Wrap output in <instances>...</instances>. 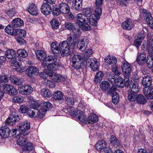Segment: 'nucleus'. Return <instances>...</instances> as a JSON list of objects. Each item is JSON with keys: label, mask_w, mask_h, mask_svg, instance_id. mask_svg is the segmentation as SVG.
I'll list each match as a JSON object with an SVG mask.
<instances>
[{"label": "nucleus", "mask_w": 153, "mask_h": 153, "mask_svg": "<svg viewBox=\"0 0 153 153\" xmlns=\"http://www.w3.org/2000/svg\"><path fill=\"white\" fill-rule=\"evenodd\" d=\"M142 49L144 50H147L148 53L147 57L146 63L148 67L151 68L153 66V50L151 48L150 44H143Z\"/></svg>", "instance_id": "3"}, {"label": "nucleus", "mask_w": 153, "mask_h": 153, "mask_svg": "<svg viewBox=\"0 0 153 153\" xmlns=\"http://www.w3.org/2000/svg\"><path fill=\"white\" fill-rule=\"evenodd\" d=\"M93 52L91 49H88L84 53L83 57L85 59H88L93 54Z\"/></svg>", "instance_id": "58"}, {"label": "nucleus", "mask_w": 153, "mask_h": 153, "mask_svg": "<svg viewBox=\"0 0 153 153\" xmlns=\"http://www.w3.org/2000/svg\"><path fill=\"white\" fill-rule=\"evenodd\" d=\"M10 80L12 83L17 85H20L22 84L24 81L23 79L19 78L16 76L14 75L10 76Z\"/></svg>", "instance_id": "27"}, {"label": "nucleus", "mask_w": 153, "mask_h": 153, "mask_svg": "<svg viewBox=\"0 0 153 153\" xmlns=\"http://www.w3.org/2000/svg\"><path fill=\"white\" fill-rule=\"evenodd\" d=\"M82 3L78 1H73L72 7L76 10L79 11L81 9L82 6Z\"/></svg>", "instance_id": "47"}, {"label": "nucleus", "mask_w": 153, "mask_h": 153, "mask_svg": "<svg viewBox=\"0 0 153 153\" xmlns=\"http://www.w3.org/2000/svg\"><path fill=\"white\" fill-rule=\"evenodd\" d=\"M76 35H70L67 38V41L69 42V45L71 48L73 49L75 48V45L77 42V40L76 36Z\"/></svg>", "instance_id": "17"}, {"label": "nucleus", "mask_w": 153, "mask_h": 153, "mask_svg": "<svg viewBox=\"0 0 153 153\" xmlns=\"http://www.w3.org/2000/svg\"><path fill=\"white\" fill-rule=\"evenodd\" d=\"M17 127L18 129L20 131H25L30 128V123L27 121H23L19 123Z\"/></svg>", "instance_id": "14"}, {"label": "nucleus", "mask_w": 153, "mask_h": 153, "mask_svg": "<svg viewBox=\"0 0 153 153\" xmlns=\"http://www.w3.org/2000/svg\"><path fill=\"white\" fill-rule=\"evenodd\" d=\"M22 148L23 151L27 152L32 150L33 149V147L32 143L27 142L25 145L22 146Z\"/></svg>", "instance_id": "43"}, {"label": "nucleus", "mask_w": 153, "mask_h": 153, "mask_svg": "<svg viewBox=\"0 0 153 153\" xmlns=\"http://www.w3.org/2000/svg\"><path fill=\"white\" fill-rule=\"evenodd\" d=\"M16 29H15L13 26H11L10 25H8L5 27V31L7 34L10 35H16Z\"/></svg>", "instance_id": "37"}, {"label": "nucleus", "mask_w": 153, "mask_h": 153, "mask_svg": "<svg viewBox=\"0 0 153 153\" xmlns=\"http://www.w3.org/2000/svg\"><path fill=\"white\" fill-rule=\"evenodd\" d=\"M125 86L129 87L131 92L137 93L139 90L140 88L137 84L133 82L132 80L128 79H126L125 81L124 82Z\"/></svg>", "instance_id": "6"}, {"label": "nucleus", "mask_w": 153, "mask_h": 153, "mask_svg": "<svg viewBox=\"0 0 153 153\" xmlns=\"http://www.w3.org/2000/svg\"><path fill=\"white\" fill-rule=\"evenodd\" d=\"M88 21L90 23L94 26H96L97 24V21L93 18V15H91L88 19Z\"/></svg>", "instance_id": "61"}, {"label": "nucleus", "mask_w": 153, "mask_h": 153, "mask_svg": "<svg viewBox=\"0 0 153 153\" xmlns=\"http://www.w3.org/2000/svg\"><path fill=\"white\" fill-rule=\"evenodd\" d=\"M88 66L93 71L98 70L99 68V63L95 58H90L88 60Z\"/></svg>", "instance_id": "11"}, {"label": "nucleus", "mask_w": 153, "mask_h": 153, "mask_svg": "<svg viewBox=\"0 0 153 153\" xmlns=\"http://www.w3.org/2000/svg\"><path fill=\"white\" fill-rule=\"evenodd\" d=\"M111 85L109 83L106 81H103L100 83V88L104 92L108 91L110 88Z\"/></svg>", "instance_id": "33"}, {"label": "nucleus", "mask_w": 153, "mask_h": 153, "mask_svg": "<svg viewBox=\"0 0 153 153\" xmlns=\"http://www.w3.org/2000/svg\"><path fill=\"white\" fill-rule=\"evenodd\" d=\"M65 102L68 105H72L74 104V100L73 98L68 97L65 98Z\"/></svg>", "instance_id": "59"}, {"label": "nucleus", "mask_w": 153, "mask_h": 153, "mask_svg": "<svg viewBox=\"0 0 153 153\" xmlns=\"http://www.w3.org/2000/svg\"><path fill=\"white\" fill-rule=\"evenodd\" d=\"M16 52L15 51L12 49H9L6 50L5 52L7 57L9 59H12L16 56Z\"/></svg>", "instance_id": "36"}, {"label": "nucleus", "mask_w": 153, "mask_h": 153, "mask_svg": "<svg viewBox=\"0 0 153 153\" xmlns=\"http://www.w3.org/2000/svg\"><path fill=\"white\" fill-rule=\"evenodd\" d=\"M144 38L143 33L139 34L136 36V39L135 40L133 45L138 49L143 39Z\"/></svg>", "instance_id": "22"}, {"label": "nucleus", "mask_w": 153, "mask_h": 153, "mask_svg": "<svg viewBox=\"0 0 153 153\" xmlns=\"http://www.w3.org/2000/svg\"><path fill=\"white\" fill-rule=\"evenodd\" d=\"M10 130L7 126L1 127L0 129V135L2 137L6 138L10 134Z\"/></svg>", "instance_id": "23"}, {"label": "nucleus", "mask_w": 153, "mask_h": 153, "mask_svg": "<svg viewBox=\"0 0 153 153\" xmlns=\"http://www.w3.org/2000/svg\"><path fill=\"white\" fill-rule=\"evenodd\" d=\"M65 28L70 30H73L75 35H78L80 33V30L78 29H75L74 27V24H72L69 22H65Z\"/></svg>", "instance_id": "20"}, {"label": "nucleus", "mask_w": 153, "mask_h": 153, "mask_svg": "<svg viewBox=\"0 0 153 153\" xmlns=\"http://www.w3.org/2000/svg\"><path fill=\"white\" fill-rule=\"evenodd\" d=\"M51 48L52 51L55 55H56L58 53L60 52V47H59V44L57 42H52L51 44Z\"/></svg>", "instance_id": "30"}, {"label": "nucleus", "mask_w": 153, "mask_h": 153, "mask_svg": "<svg viewBox=\"0 0 153 153\" xmlns=\"http://www.w3.org/2000/svg\"><path fill=\"white\" fill-rule=\"evenodd\" d=\"M143 93L148 99H153V88L151 87H144L143 90Z\"/></svg>", "instance_id": "16"}, {"label": "nucleus", "mask_w": 153, "mask_h": 153, "mask_svg": "<svg viewBox=\"0 0 153 153\" xmlns=\"http://www.w3.org/2000/svg\"><path fill=\"white\" fill-rule=\"evenodd\" d=\"M51 24L53 29H57L59 25V22L55 19H53L51 22Z\"/></svg>", "instance_id": "51"}, {"label": "nucleus", "mask_w": 153, "mask_h": 153, "mask_svg": "<svg viewBox=\"0 0 153 153\" xmlns=\"http://www.w3.org/2000/svg\"><path fill=\"white\" fill-rule=\"evenodd\" d=\"M10 90L8 92V94L10 95H16L17 93L16 90L13 86L10 87Z\"/></svg>", "instance_id": "63"}, {"label": "nucleus", "mask_w": 153, "mask_h": 153, "mask_svg": "<svg viewBox=\"0 0 153 153\" xmlns=\"http://www.w3.org/2000/svg\"><path fill=\"white\" fill-rule=\"evenodd\" d=\"M49 75L50 79L56 82H59L66 80V77L65 76L56 74L54 72H51Z\"/></svg>", "instance_id": "10"}, {"label": "nucleus", "mask_w": 153, "mask_h": 153, "mask_svg": "<svg viewBox=\"0 0 153 153\" xmlns=\"http://www.w3.org/2000/svg\"><path fill=\"white\" fill-rule=\"evenodd\" d=\"M76 18L77 20V23L79 25H81L84 22H88V18L83 14H77L76 16Z\"/></svg>", "instance_id": "24"}, {"label": "nucleus", "mask_w": 153, "mask_h": 153, "mask_svg": "<svg viewBox=\"0 0 153 153\" xmlns=\"http://www.w3.org/2000/svg\"><path fill=\"white\" fill-rule=\"evenodd\" d=\"M142 13L147 23L151 28H153V19L150 13L145 9H143Z\"/></svg>", "instance_id": "9"}, {"label": "nucleus", "mask_w": 153, "mask_h": 153, "mask_svg": "<svg viewBox=\"0 0 153 153\" xmlns=\"http://www.w3.org/2000/svg\"><path fill=\"white\" fill-rule=\"evenodd\" d=\"M137 93H135L131 91H129L128 93V99L131 102H134L137 99Z\"/></svg>", "instance_id": "44"}, {"label": "nucleus", "mask_w": 153, "mask_h": 153, "mask_svg": "<svg viewBox=\"0 0 153 153\" xmlns=\"http://www.w3.org/2000/svg\"><path fill=\"white\" fill-rule=\"evenodd\" d=\"M64 94L61 91L57 90L54 92L53 95V99L59 100H61L63 98Z\"/></svg>", "instance_id": "39"}, {"label": "nucleus", "mask_w": 153, "mask_h": 153, "mask_svg": "<svg viewBox=\"0 0 153 153\" xmlns=\"http://www.w3.org/2000/svg\"><path fill=\"white\" fill-rule=\"evenodd\" d=\"M142 85L144 86H149L152 83V78L149 75L145 76L143 78L142 81Z\"/></svg>", "instance_id": "32"}, {"label": "nucleus", "mask_w": 153, "mask_h": 153, "mask_svg": "<svg viewBox=\"0 0 153 153\" xmlns=\"http://www.w3.org/2000/svg\"><path fill=\"white\" fill-rule=\"evenodd\" d=\"M57 58L55 56L50 55L47 57L44 61L49 63H54L57 61Z\"/></svg>", "instance_id": "45"}, {"label": "nucleus", "mask_w": 153, "mask_h": 153, "mask_svg": "<svg viewBox=\"0 0 153 153\" xmlns=\"http://www.w3.org/2000/svg\"><path fill=\"white\" fill-rule=\"evenodd\" d=\"M146 55L145 52L140 53L137 56L136 59L137 62L140 65H143L146 62Z\"/></svg>", "instance_id": "21"}, {"label": "nucleus", "mask_w": 153, "mask_h": 153, "mask_svg": "<svg viewBox=\"0 0 153 153\" xmlns=\"http://www.w3.org/2000/svg\"><path fill=\"white\" fill-rule=\"evenodd\" d=\"M41 94L45 98L49 97L51 95L49 90L46 89H42L41 91Z\"/></svg>", "instance_id": "48"}, {"label": "nucleus", "mask_w": 153, "mask_h": 153, "mask_svg": "<svg viewBox=\"0 0 153 153\" xmlns=\"http://www.w3.org/2000/svg\"><path fill=\"white\" fill-rule=\"evenodd\" d=\"M12 26L16 27H19L24 25L23 21L21 19L16 18L13 20L11 22Z\"/></svg>", "instance_id": "31"}, {"label": "nucleus", "mask_w": 153, "mask_h": 153, "mask_svg": "<svg viewBox=\"0 0 153 153\" xmlns=\"http://www.w3.org/2000/svg\"><path fill=\"white\" fill-rule=\"evenodd\" d=\"M20 119L18 115L15 114L11 115L10 117L5 121V124L8 126L9 125H12L15 124L17 121H18Z\"/></svg>", "instance_id": "15"}, {"label": "nucleus", "mask_w": 153, "mask_h": 153, "mask_svg": "<svg viewBox=\"0 0 153 153\" xmlns=\"http://www.w3.org/2000/svg\"><path fill=\"white\" fill-rule=\"evenodd\" d=\"M35 110H32L31 109L28 110L27 112V115L30 118L36 117L35 115Z\"/></svg>", "instance_id": "64"}, {"label": "nucleus", "mask_w": 153, "mask_h": 153, "mask_svg": "<svg viewBox=\"0 0 153 153\" xmlns=\"http://www.w3.org/2000/svg\"><path fill=\"white\" fill-rule=\"evenodd\" d=\"M33 90L32 87L29 85H26L22 87V88L19 89V93L22 95H28L31 93Z\"/></svg>", "instance_id": "19"}, {"label": "nucleus", "mask_w": 153, "mask_h": 153, "mask_svg": "<svg viewBox=\"0 0 153 153\" xmlns=\"http://www.w3.org/2000/svg\"><path fill=\"white\" fill-rule=\"evenodd\" d=\"M96 8L95 10V16L96 19L98 20L101 15L102 13V9L101 7L98 6L96 7Z\"/></svg>", "instance_id": "52"}, {"label": "nucleus", "mask_w": 153, "mask_h": 153, "mask_svg": "<svg viewBox=\"0 0 153 153\" xmlns=\"http://www.w3.org/2000/svg\"><path fill=\"white\" fill-rule=\"evenodd\" d=\"M43 103L42 107L45 111L48 110L49 109L52 108V105L48 101L44 102Z\"/></svg>", "instance_id": "54"}, {"label": "nucleus", "mask_w": 153, "mask_h": 153, "mask_svg": "<svg viewBox=\"0 0 153 153\" xmlns=\"http://www.w3.org/2000/svg\"><path fill=\"white\" fill-rule=\"evenodd\" d=\"M36 55L37 58L39 60L43 61L46 59L47 55L43 51L39 50L36 51Z\"/></svg>", "instance_id": "35"}, {"label": "nucleus", "mask_w": 153, "mask_h": 153, "mask_svg": "<svg viewBox=\"0 0 153 153\" xmlns=\"http://www.w3.org/2000/svg\"><path fill=\"white\" fill-rule=\"evenodd\" d=\"M121 68L125 76L124 81V82L126 78L129 79L128 78L131 75V66L129 63L125 60L122 62Z\"/></svg>", "instance_id": "5"}, {"label": "nucleus", "mask_w": 153, "mask_h": 153, "mask_svg": "<svg viewBox=\"0 0 153 153\" xmlns=\"http://www.w3.org/2000/svg\"><path fill=\"white\" fill-rule=\"evenodd\" d=\"M41 10L42 13L46 16L50 14L52 11L51 6L47 2L42 4L41 8Z\"/></svg>", "instance_id": "13"}, {"label": "nucleus", "mask_w": 153, "mask_h": 153, "mask_svg": "<svg viewBox=\"0 0 153 153\" xmlns=\"http://www.w3.org/2000/svg\"><path fill=\"white\" fill-rule=\"evenodd\" d=\"M106 146V143L105 141L103 140H101L99 141L95 145L96 149L98 151L100 152Z\"/></svg>", "instance_id": "34"}, {"label": "nucleus", "mask_w": 153, "mask_h": 153, "mask_svg": "<svg viewBox=\"0 0 153 153\" xmlns=\"http://www.w3.org/2000/svg\"><path fill=\"white\" fill-rule=\"evenodd\" d=\"M17 54L18 56L22 58L26 57L28 55L27 52L23 49H19L18 50L17 52Z\"/></svg>", "instance_id": "41"}, {"label": "nucleus", "mask_w": 153, "mask_h": 153, "mask_svg": "<svg viewBox=\"0 0 153 153\" xmlns=\"http://www.w3.org/2000/svg\"><path fill=\"white\" fill-rule=\"evenodd\" d=\"M58 7L61 13L66 14L70 11V8L68 5L65 3H62L59 4Z\"/></svg>", "instance_id": "29"}, {"label": "nucleus", "mask_w": 153, "mask_h": 153, "mask_svg": "<svg viewBox=\"0 0 153 153\" xmlns=\"http://www.w3.org/2000/svg\"><path fill=\"white\" fill-rule=\"evenodd\" d=\"M25 134L20 133L19 132L16 136V138L17 139V144L20 146H23L28 142L26 135L27 134V132L25 134Z\"/></svg>", "instance_id": "8"}, {"label": "nucleus", "mask_w": 153, "mask_h": 153, "mask_svg": "<svg viewBox=\"0 0 153 153\" xmlns=\"http://www.w3.org/2000/svg\"><path fill=\"white\" fill-rule=\"evenodd\" d=\"M61 13V11L57 6H55L53 7V10L52 11V14L54 16H57Z\"/></svg>", "instance_id": "62"}, {"label": "nucleus", "mask_w": 153, "mask_h": 153, "mask_svg": "<svg viewBox=\"0 0 153 153\" xmlns=\"http://www.w3.org/2000/svg\"><path fill=\"white\" fill-rule=\"evenodd\" d=\"M111 143L114 146H119L120 145V142L117 138L114 136L112 135L110 138Z\"/></svg>", "instance_id": "50"}, {"label": "nucleus", "mask_w": 153, "mask_h": 153, "mask_svg": "<svg viewBox=\"0 0 153 153\" xmlns=\"http://www.w3.org/2000/svg\"><path fill=\"white\" fill-rule=\"evenodd\" d=\"M104 60L105 64L108 66L106 68L108 69L110 68L111 66L112 71L116 75L120 74L118 70L119 68L116 65L117 60L115 57L108 56L104 58Z\"/></svg>", "instance_id": "1"}, {"label": "nucleus", "mask_w": 153, "mask_h": 153, "mask_svg": "<svg viewBox=\"0 0 153 153\" xmlns=\"http://www.w3.org/2000/svg\"><path fill=\"white\" fill-rule=\"evenodd\" d=\"M42 65L45 69L48 71H55V68L56 65L54 63H49L47 62L46 61H44L42 63Z\"/></svg>", "instance_id": "25"}, {"label": "nucleus", "mask_w": 153, "mask_h": 153, "mask_svg": "<svg viewBox=\"0 0 153 153\" xmlns=\"http://www.w3.org/2000/svg\"><path fill=\"white\" fill-rule=\"evenodd\" d=\"M45 83L46 86L48 88H53L55 87V83L52 81L46 79L45 80Z\"/></svg>", "instance_id": "53"}, {"label": "nucleus", "mask_w": 153, "mask_h": 153, "mask_svg": "<svg viewBox=\"0 0 153 153\" xmlns=\"http://www.w3.org/2000/svg\"><path fill=\"white\" fill-rule=\"evenodd\" d=\"M30 13L33 15L36 16L38 14V10L35 4L32 3L30 5L27 9Z\"/></svg>", "instance_id": "28"}, {"label": "nucleus", "mask_w": 153, "mask_h": 153, "mask_svg": "<svg viewBox=\"0 0 153 153\" xmlns=\"http://www.w3.org/2000/svg\"><path fill=\"white\" fill-rule=\"evenodd\" d=\"M98 120V116L95 114H91L87 119V123L92 124L96 122Z\"/></svg>", "instance_id": "40"}, {"label": "nucleus", "mask_w": 153, "mask_h": 153, "mask_svg": "<svg viewBox=\"0 0 153 153\" xmlns=\"http://www.w3.org/2000/svg\"><path fill=\"white\" fill-rule=\"evenodd\" d=\"M114 81L115 82L113 84H115L118 87L122 88L124 87L123 79L121 77L117 76L116 79L115 78Z\"/></svg>", "instance_id": "38"}, {"label": "nucleus", "mask_w": 153, "mask_h": 153, "mask_svg": "<svg viewBox=\"0 0 153 153\" xmlns=\"http://www.w3.org/2000/svg\"><path fill=\"white\" fill-rule=\"evenodd\" d=\"M87 42L86 39L85 37L79 39L77 42V48L81 51H84L86 48Z\"/></svg>", "instance_id": "18"}, {"label": "nucleus", "mask_w": 153, "mask_h": 153, "mask_svg": "<svg viewBox=\"0 0 153 153\" xmlns=\"http://www.w3.org/2000/svg\"><path fill=\"white\" fill-rule=\"evenodd\" d=\"M38 72V69L35 66L29 67L26 70V74L30 77L33 76L35 73Z\"/></svg>", "instance_id": "26"}, {"label": "nucleus", "mask_w": 153, "mask_h": 153, "mask_svg": "<svg viewBox=\"0 0 153 153\" xmlns=\"http://www.w3.org/2000/svg\"><path fill=\"white\" fill-rule=\"evenodd\" d=\"M117 90L115 86H112L111 88L107 92V94L112 96V102L115 105L118 103L119 96L118 94L116 91Z\"/></svg>", "instance_id": "7"}, {"label": "nucleus", "mask_w": 153, "mask_h": 153, "mask_svg": "<svg viewBox=\"0 0 153 153\" xmlns=\"http://www.w3.org/2000/svg\"><path fill=\"white\" fill-rule=\"evenodd\" d=\"M137 98V101L140 104H144L147 102L146 99L141 94L138 95Z\"/></svg>", "instance_id": "49"}, {"label": "nucleus", "mask_w": 153, "mask_h": 153, "mask_svg": "<svg viewBox=\"0 0 153 153\" xmlns=\"http://www.w3.org/2000/svg\"><path fill=\"white\" fill-rule=\"evenodd\" d=\"M134 26V22L133 20L128 18L122 24V27L124 29L127 30H131Z\"/></svg>", "instance_id": "12"}, {"label": "nucleus", "mask_w": 153, "mask_h": 153, "mask_svg": "<svg viewBox=\"0 0 153 153\" xmlns=\"http://www.w3.org/2000/svg\"><path fill=\"white\" fill-rule=\"evenodd\" d=\"M88 22H84L81 25H79L80 27L82 30L85 31L90 30L91 28L90 26L87 23Z\"/></svg>", "instance_id": "56"}, {"label": "nucleus", "mask_w": 153, "mask_h": 153, "mask_svg": "<svg viewBox=\"0 0 153 153\" xmlns=\"http://www.w3.org/2000/svg\"><path fill=\"white\" fill-rule=\"evenodd\" d=\"M82 57L79 54L74 55L72 57V62H78L82 61Z\"/></svg>", "instance_id": "55"}, {"label": "nucleus", "mask_w": 153, "mask_h": 153, "mask_svg": "<svg viewBox=\"0 0 153 153\" xmlns=\"http://www.w3.org/2000/svg\"><path fill=\"white\" fill-rule=\"evenodd\" d=\"M59 47L61 50V54L63 56H67L73 54V49L70 47L67 41H63L60 42Z\"/></svg>", "instance_id": "2"}, {"label": "nucleus", "mask_w": 153, "mask_h": 153, "mask_svg": "<svg viewBox=\"0 0 153 153\" xmlns=\"http://www.w3.org/2000/svg\"><path fill=\"white\" fill-rule=\"evenodd\" d=\"M72 116L76 117V119L81 123H87V119L83 111L80 110H74L72 109L70 111Z\"/></svg>", "instance_id": "4"}, {"label": "nucleus", "mask_w": 153, "mask_h": 153, "mask_svg": "<svg viewBox=\"0 0 153 153\" xmlns=\"http://www.w3.org/2000/svg\"><path fill=\"white\" fill-rule=\"evenodd\" d=\"M16 35H19L20 36L22 37H24L26 35V32L23 29H16Z\"/></svg>", "instance_id": "57"}, {"label": "nucleus", "mask_w": 153, "mask_h": 153, "mask_svg": "<svg viewBox=\"0 0 153 153\" xmlns=\"http://www.w3.org/2000/svg\"><path fill=\"white\" fill-rule=\"evenodd\" d=\"M51 72H48V70L45 69V70L42 72L40 73L39 76L43 79L47 78L49 76V74Z\"/></svg>", "instance_id": "60"}, {"label": "nucleus", "mask_w": 153, "mask_h": 153, "mask_svg": "<svg viewBox=\"0 0 153 153\" xmlns=\"http://www.w3.org/2000/svg\"><path fill=\"white\" fill-rule=\"evenodd\" d=\"M106 76L108 81L110 82L112 84H114L115 82V77L114 74L111 72H107L106 74Z\"/></svg>", "instance_id": "46"}, {"label": "nucleus", "mask_w": 153, "mask_h": 153, "mask_svg": "<svg viewBox=\"0 0 153 153\" xmlns=\"http://www.w3.org/2000/svg\"><path fill=\"white\" fill-rule=\"evenodd\" d=\"M103 73L101 71H99L96 74L94 78V81L96 83L100 82L104 76Z\"/></svg>", "instance_id": "42"}]
</instances>
